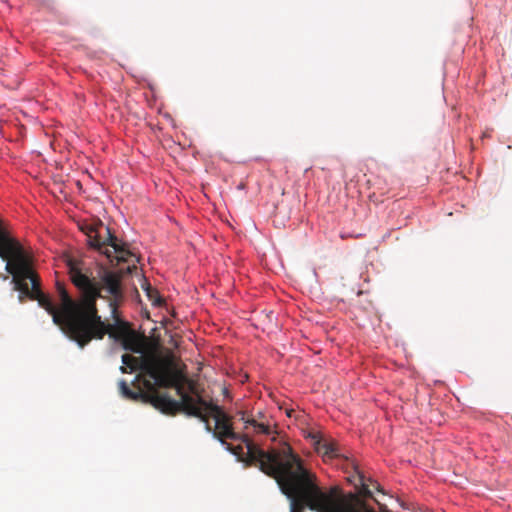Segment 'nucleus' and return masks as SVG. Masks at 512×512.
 I'll list each match as a JSON object with an SVG mask.
<instances>
[{
    "label": "nucleus",
    "instance_id": "f257e3e1",
    "mask_svg": "<svg viewBox=\"0 0 512 512\" xmlns=\"http://www.w3.org/2000/svg\"><path fill=\"white\" fill-rule=\"evenodd\" d=\"M249 456L258 460L259 469L276 480L281 492L290 499V512H376L360 497H372L367 479L358 466L355 475L348 477L358 494H344L339 486L323 489L317 476L309 471L291 446L283 442L278 448L256 450L249 448Z\"/></svg>",
    "mask_w": 512,
    "mask_h": 512
},
{
    "label": "nucleus",
    "instance_id": "f03ea898",
    "mask_svg": "<svg viewBox=\"0 0 512 512\" xmlns=\"http://www.w3.org/2000/svg\"><path fill=\"white\" fill-rule=\"evenodd\" d=\"M69 274L72 283L79 290V298L74 300L64 286L58 283V293L61 301L62 315L54 316V323L72 341L75 339L89 340L92 329L99 324L97 300L104 298L101 291H106L111 298L109 305L113 316L116 318L117 301L123 297L121 288V276L119 273L97 268L96 274L83 267L82 263L70 259L68 261Z\"/></svg>",
    "mask_w": 512,
    "mask_h": 512
},
{
    "label": "nucleus",
    "instance_id": "7ed1b4c3",
    "mask_svg": "<svg viewBox=\"0 0 512 512\" xmlns=\"http://www.w3.org/2000/svg\"><path fill=\"white\" fill-rule=\"evenodd\" d=\"M165 376L171 384L155 387L152 381L143 378L142 384L145 391L140 385H137V391H133L125 380H121L119 389L125 398L150 403L164 414L176 415L182 412L188 416L197 417L205 423L206 431H211V425L207 421L204 409L212 402L206 401L200 395L196 383L189 379L181 369L175 367L172 357L167 362Z\"/></svg>",
    "mask_w": 512,
    "mask_h": 512
},
{
    "label": "nucleus",
    "instance_id": "20e7f679",
    "mask_svg": "<svg viewBox=\"0 0 512 512\" xmlns=\"http://www.w3.org/2000/svg\"><path fill=\"white\" fill-rule=\"evenodd\" d=\"M87 236L88 245L104 254L111 262L128 263L127 271L132 273L137 269L136 264L140 258L129 247V244L116 237L109 227H104L102 222L97 224H85L81 227Z\"/></svg>",
    "mask_w": 512,
    "mask_h": 512
},
{
    "label": "nucleus",
    "instance_id": "39448f33",
    "mask_svg": "<svg viewBox=\"0 0 512 512\" xmlns=\"http://www.w3.org/2000/svg\"><path fill=\"white\" fill-rule=\"evenodd\" d=\"M204 413L206 414L208 422L209 417H212L215 421V426L214 428L211 427V431H208L209 433H212L216 439H218L223 445H225L227 450L238 456L243 454L242 446L234 447L231 444H228L226 442V439L243 442L247 449L246 455L248 462L250 464H257L259 466L258 460H253L250 458L249 448L253 450L262 449L256 446L248 435H240L234 432L231 417L227 415L220 406L211 403L208 406H206V408L204 409Z\"/></svg>",
    "mask_w": 512,
    "mask_h": 512
},
{
    "label": "nucleus",
    "instance_id": "423d86ee",
    "mask_svg": "<svg viewBox=\"0 0 512 512\" xmlns=\"http://www.w3.org/2000/svg\"><path fill=\"white\" fill-rule=\"evenodd\" d=\"M170 356L163 357L156 353H147L144 351L139 356H133L131 354L122 355L123 365L120 367L122 373L140 371L135 378V381H140L142 376L149 377L148 380H153V384L157 385H168V378L165 376L167 370V362Z\"/></svg>",
    "mask_w": 512,
    "mask_h": 512
},
{
    "label": "nucleus",
    "instance_id": "0eeeda50",
    "mask_svg": "<svg viewBox=\"0 0 512 512\" xmlns=\"http://www.w3.org/2000/svg\"><path fill=\"white\" fill-rule=\"evenodd\" d=\"M99 322V324H95L96 328L92 329V335L89 336V340L85 339L82 341V339L78 338L74 340L81 349L88 345L92 340H102L106 334H109V336L114 338L116 341L121 342L132 331L127 322L118 318H116V324L113 325L102 320L99 315Z\"/></svg>",
    "mask_w": 512,
    "mask_h": 512
},
{
    "label": "nucleus",
    "instance_id": "6e6552de",
    "mask_svg": "<svg viewBox=\"0 0 512 512\" xmlns=\"http://www.w3.org/2000/svg\"><path fill=\"white\" fill-rule=\"evenodd\" d=\"M120 343L123 349L132 353L143 354L146 351L144 337L139 336L133 330Z\"/></svg>",
    "mask_w": 512,
    "mask_h": 512
},
{
    "label": "nucleus",
    "instance_id": "1a4fd4ad",
    "mask_svg": "<svg viewBox=\"0 0 512 512\" xmlns=\"http://www.w3.org/2000/svg\"><path fill=\"white\" fill-rule=\"evenodd\" d=\"M238 414L241 416L240 420L245 423V429L252 428L253 432L256 434H272L271 427L268 423L262 421H258L255 417H245V413L240 411Z\"/></svg>",
    "mask_w": 512,
    "mask_h": 512
},
{
    "label": "nucleus",
    "instance_id": "9d476101",
    "mask_svg": "<svg viewBox=\"0 0 512 512\" xmlns=\"http://www.w3.org/2000/svg\"><path fill=\"white\" fill-rule=\"evenodd\" d=\"M312 439L314 447L318 453H322L323 456L330 458L339 456L338 448L335 443L322 441V439L317 435H313Z\"/></svg>",
    "mask_w": 512,
    "mask_h": 512
},
{
    "label": "nucleus",
    "instance_id": "9b49d317",
    "mask_svg": "<svg viewBox=\"0 0 512 512\" xmlns=\"http://www.w3.org/2000/svg\"><path fill=\"white\" fill-rule=\"evenodd\" d=\"M143 288L153 305L160 306L162 304L163 300L155 288H153L149 283H145Z\"/></svg>",
    "mask_w": 512,
    "mask_h": 512
},
{
    "label": "nucleus",
    "instance_id": "f8f14e48",
    "mask_svg": "<svg viewBox=\"0 0 512 512\" xmlns=\"http://www.w3.org/2000/svg\"><path fill=\"white\" fill-rule=\"evenodd\" d=\"M368 481L371 482L377 490H379V485L377 483L373 482L371 479H368Z\"/></svg>",
    "mask_w": 512,
    "mask_h": 512
},
{
    "label": "nucleus",
    "instance_id": "ddd939ff",
    "mask_svg": "<svg viewBox=\"0 0 512 512\" xmlns=\"http://www.w3.org/2000/svg\"><path fill=\"white\" fill-rule=\"evenodd\" d=\"M258 417H259L260 419H263V418H264V414H263V413H261V412H259V413H258Z\"/></svg>",
    "mask_w": 512,
    "mask_h": 512
}]
</instances>
